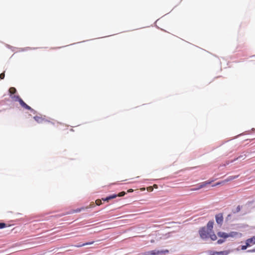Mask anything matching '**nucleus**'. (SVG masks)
<instances>
[{
  "mask_svg": "<svg viewBox=\"0 0 255 255\" xmlns=\"http://www.w3.org/2000/svg\"><path fill=\"white\" fill-rule=\"evenodd\" d=\"M10 97L11 99L14 101H18L20 105L23 108L27 109L28 110L33 111V110L27 105L20 97L18 95H10Z\"/></svg>",
  "mask_w": 255,
  "mask_h": 255,
  "instance_id": "nucleus-1",
  "label": "nucleus"
},
{
  "mask_svg": "<svg viewBox=\"0 0 255 255\" xmlns=\"http://www.w3.org/2000/svg\"><path fill=\"white\" fill-rule=\"evenodd\" d=\"M211 232L208 231L207 229L205 227L201 228L199 231V233L201 238L203 240H206L209 237V235Z\"/></svg>",
  "mask_w": 255,
  "mask_h": 255,
  "instance_id": "nucleus-2",
  "label": "nucleus"
},
{
  "mask_svg": "<svg viewBox=\"0 0 255 255\" xmlns=\"http://www.w3.org/2000/svg\"><path fill=\"white\" fill-rule=\"evenodd\" d=\"M230 253L229 250L224 251L221 252H211L210 255H228Z\"/></svg>",
  "mask_w": 255,
  "mask_h": 255,
  "instance_id": "nucleus-3",
  "label": "nucleus"
},
{
  "mask_svg": "<svg viewBox=\"0 0 255 255\" xmlns=\"http://www.w3.org/2000/svg\"><path fill=\"white\" fill-rule=\"evenodd\" d=\"M216 222L220 225H222L223 222V214L220 213L216 215L215 216Z\"/></svg>",
  "mask_w": 255,
  "mask_h": 255,
  "instance_id": "nucleus-4",
  "label": "nucleus"
},
{
  "mask_svg": "<svg viewBox=\"0 0 255 255\" xmlns=\"http://www.w3.org/2000/svg\"><path fill=\"white\" fill-rule=\"evenodd\" d=\"M246 243L248 244L249 247H251L254 245H255V236L252 237L251 238L248 239L246 241Z\"/></svg>",
  "mask_w": 255,
  "mask_h": 255,
  "instance_id": "nucleus-5",
  "label": "nucleus"
},
{
  "mask_svg": "<svg viewBox=\"0 0 255 255\" xmlns=\"http://www.w3.org/2000/svg\"><path fill=\"white\" fill-rule=\"evenodd\" d=\"M163 253V251H151L148 252H147L145 255H158L161 253Z\"/></svg>",
  "mask_w": 255,
  "mask_h": 255,
  "instance_id": "nucleus-6",
  "label": "nucleus"
},
{
  "mask_svg": "<svg viewBox=\"0 0 255 255\" xmlns=\"http://www.w3.org/2000/svg\"><path fill=\"white\" fill-rule=\"evenodd\" d=\"M229 237L234 238L237 236L241 237L242 234L237 232H231L228 234Z\"/></svg>",
  "mask_w": 255,
  "mask_h": 255,
  "instance_id": "nucleus-7",
  "label": "nucleus"
},
{
  "mask_svg": "<svg viewBox=\"0 0 255 255\" xmlns=\"http://www.w3.org/2000/svg\"><path fill=\"white\" fill-rule=\"evenodd\" d=\"M217 235L219 237L222 238L225 240L229 238L228 234L225 232H219Z\"/></svg>",
  "mask_w": 255,
  "mask_h": 255,
  "instance_id": "nucleus-8",
  "label": "nucleus"
},
{
  "mask_svg": "<svg viewBox=\"0 0 255 255\" xmlns=\"http://www.w3.org/2000/svg\"><path fill=\"white\" fill-rule=\"evenodd\" d=\"M213 225H214V221H209L207 225V230L208 229L211 232H212V229L213 228Z\"/></svg>",
  "mask_w": 255,
  "mask_h": 255,
  "instance_id": "nucleus-9",
  "label": "nucleus"
},
{
  "mask_svg": "<svg viewBox=\"0 0 255 255\" xmlns=\"http://www.w3.org/2000/svg\"><path fill=\"white\" fill-rule=\"evenodd\" d=\"M117 197V195L116 194H113V195H112L108 197H107L105 198H102V200H103L104 201L109 202V200L114 199V198H116Z\"/></svg>",
  "mask_w": 255,
  "mask_h": 255,
  "instance_id": "nucleus-10",
  "label": "nucleus"
},
{
  "mask_svg": "<svg viewBox=\"0 0 255 255\" xmlns=\"http://www.w3.org/2000/svg\"><path fill=\"white\" fill-rule=\"evenodd\" d=\"M34 119L38 123H42L44 121H45L44 119L41 117L39 116H35L34 117Z\"/></svg>",
  "mask_w": 255,
  "mask_h": 255,
  "instance_id": "nucleus-11",
  "label": "nucleus"
},
{
  "mask_svg": "<svg viewBox=\"0 0 255 255\" xmlns=\"http://www.w3.org/2000/svg\"><path fill=\"white\" fill-rule=\"evenodd\" d=\"M94 242H95L94 241H92V242H87V243H84V244H80V245H75V247H77V248H81V247H84V246H86V245H89L93 244L94 243Z\"/></svg>",
  "mask_w": 255,
  "mask_h": 255,
  "instance_id": "nucleus-12",
  "label": "nucleus"
},
{
  "mask_svg": "<svg viewBox=\"0 0 255 255\" xmlns=\"http://www.w3.org/2000/svg\"><path fill=\"white\" fill-rule=\"evenodd\" d=\"M238 177V175H237V176H231L229 177L228 178H227L226 179H225L224 181H225V183H226L227 182H229V181H231L232 180H234V179L237 178Z\"/></svg>",
  "mask_w": 255,
  "mask_h": 255,
  "instance_id": "nucleus-13",
  "label": "nucleus"
},
{
  "mask_svg": "<svg viewBox=\"0 0 255 255\" xmlns=\"http://www.w3.org/2000/svg\"><path fill=\"white\" fill-rule=\"evenodd\" d=\"M16 92V90L14 87H11L9 89V92L10 93V95H13L14 94H15Z\"/></svg>",
  "mask_w": 255,
  "mask_h": 255,
  "instance_id": "nucleus-14",
  "label": "nucleus"
},
{
  "mask_svg": "<svg viewBox=\"0 0 255 255\" xmlns=\"http://www.w3.org/2000/svg\"><path fill=\"white\" fill-rule=\"evenodd\" d=\"M213 234H210L209 237L212 241H216L217 239L216 235L212 232Z\"/></svg>",
  "mask_w": 255,
  "mask_h": 255,
  "instance_id": "nucleus-15",
  "label": "nucleus"
},
{
  "mask_svg": "<svg viewBox=\"0 0 255 255\" xmlns=\"http://www.w3.org/2000/svg\"><path fill=\"white\" fill-rule=\"evenodd\" d=\"M246 157V154L241 155L239 156V157H238L237 158L235 159L234 160H232V162H233L234 161H235V160L239 159H245Z\"/></svg>",
  "mask_w": 255,
  "mask_h": 255,
  "instance_id": "nucleus-16",
  "label": "nucleus"
},
{
  "mask_svg": "<svg viewBox=\"0 0 255 255\" xmlns=\"http://www.w3.org/2000/svg\"><path fill=\"white\" fill-rule=\"evenodd\" d=\"M199 185H200V187L201 188H203L207 186V183H206L205 181H204V182H203L199 184Z\"/></svg>",
  "mask_w": 255,
  "mask_h": 255,
  "instance_id": "nucleus-17",
  "label": "nucleus"
},
{
  "mask_svg": "<svg viewBox=\"0 0 255 255\" xmlns=\"http://www.w3.org/2000/svg\"><path fill=\"white\" fill-rule=\"evenodd\" d=\"M224 183H225V181H222L221 182H217L215 184L212 185V187H215V186H217V185L223 184Z\"/></svg>",
  "mask_w": 255,
  "mask_h": 255,
  "instance_id": "nucleus-18",
  "label": "nucleus"
},
{
  "mask_svg": "<svg viewBox=\"0 0 255 255\" xmlns=\"http://www.w3.org/2000/svg\"><path fill=\"white\" fill-rule=\"evenodd\" d=\"M249 247V246L248 244H247V243H246V245H243V246H241V250H246V249H247V248L248 247Z\"/></svg>",
  "mask_w": 255,
  "mask_h": 255,
  "instance_id": "nucleus-19",
  "label": "nucleus"
},
{
  "mask_svg": "<svg viewBox=\"0 0 255 255\" xmlns=\"http://www.w3.org/2000/svg\"><path fill=\"white\" fill-rule=\"evenodd\" d=\"M126 194V192H124V191H123V192H121L120 193H119L117 195V197L119 196V197H122L123 196H124Z\"/></svg>",
  "mask_w": 255,
  "mask_h": 255,
  "instance_id": "nucleus-20",
  "label": "nucleus"
},
{
  "mask_svg": "<svg viewBox=\"0 0 255 255\" xmlns=\"http://www.w3.org/2000/svg\"><path fill=\"white\" fill-rule=\"evenodd\" d=\"M96 204L97 205L99 206L102 204V201L100 199H97L96 200Z\"/></svg>",
  "mask_w": 255,
  "mask_h": 255,
  "instance_id": "nucleus-21",
  "label": "nucleus"
},
{
  "mask_svg": "<svg viewBox=\"0 0 255 255\" xmlns=\"http://www.w3.org/2000/svg\"><path fill=\"white\" fill-rule=\"evenodd\" d=\"M6 227V225L5 223H0V229H3Z\"/></svg>",
  "mask_w": 255,
  "mask_h": 255,
  "instance_id": "nucleus-22",
  "label": "nucleus"
},
{
  "mask_svg": "<svg viewBox=\"0 0 255 255\" xmlns=\"http://www.w3.org/2000/svg\"><path fill=\"white\" fill-rule=\"evenodd\" d=\"M201 189V188L200 187V185L198 184V185H197V187L196 188H192V189H191L190 190H191V191H196V190H199V189Z\"/></svg>",
  "mask_w": 255,
  "mask_h": 255,
  "instance_id": "nucleus-23",
  "label": "nucleus"
},
{
  "mask_svg": "<svg viewBox=\"0 0 255 255\" xmlns=\"http://www.w3.org/2000/svg\"><path fill=\"white\" fill-rule=\"evenodd\" d=\"M225 240L224 239H219V240H218L217 243L218 244H221L225 242Z\"/></svg>",
  "mask_w": 255,
  "mask_h": 255,
  "instance_id": "nucleus-24",
  "label": "nucleus"
},
{
  "mask_svg": "<svg viewBox=\"0 0 255 255\" xmlns=\"http://www.w3.org/2000/svg\"><path fill=\"white\" fill-rule=\"evenodd\" d=\"M5 75L4 73H2L0 74V79H3L4 78Z\"/></svg>",
  "mask_w": 255,
  "mask_h": 255,
  "instance_id": "nucleus-25",
  "label": "nucleus"
},
{
  "mask_svg": "<svg viewBox=\"0 0 255 255\" xmlns=\"http://www.w3.org/2000/svg\"><path fill=\"white\" fill-rule=\"evenodd\" d=\"M84 210L83 208H81L80 209H77L76 210L74 211V212H81L82 210Z\"/></svg>",
  "mask_w": 255,
  "mask_h": 255,
  "instance_id": "nucleus-26",
  "label": "nucleus"
},
{
  "mask_svg": "<svg viewBox=\"0 0 255 255\" xmlns=\"http://www.w3.org/2000/svg\"><path fill=\"white\" fill-rule=\"evenodd\" d=\"M213 182V180H208L205 181L206 183H207V185L211 184Z\"/></svg>",
  "mask_w": 255,
  "mask_h": 255,
  "instance_id": "nucleus-27",
  "label": "nucleus"
},
{
  "mask_svg": "<svg viewBox=\"0 0 255 255\" xmlns=\"http://www.w3.org/2000/svg\"><path fill=\"white\" fill-rule=\"evenodd\" d=\"M247 252H250V253L255 252V248L253 249V250H248Z\"/></svg>",
  "mask_w": 255,
  "mask_h": 255,
  "instance_id": "nucleus-28",
  "label": "nucleus"
},
{
  "mask_svg": "<svg viewBox=\"0 0 255 255\" xmlns=\"http://www.w3.org/2000/svg\"><path fill=\"white\" fill-rule=\"evenodd\" d=\"M133 191L132 189H129L128 190V192H132Z\"/></svg>",
  "mask_w": 255,
  "mask_h": 255,
  "instance_id": "nucleus-29",
  "label": "nucleus"
},
{
  "mask_svg": "<svg viewBox=\"0 0 255 255\" xmlns=\"http://www.w3.org/2000/svg\"><path fill=\"white\" fill-rule=\"evenodd\" d=\"M165 252H166V253H168V251L166 250Z\"/></svg>",
  "mask_w": 255,
  "mask_h": 255,
  "instance_id": "nucleus-30",
  "label": "nucleus"
}]
</instances>
